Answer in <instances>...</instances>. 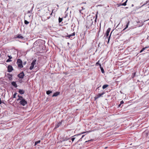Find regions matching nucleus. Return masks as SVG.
Here are the masks:
<instances>
[{
	"mask_svg": "<svg viewBox=\"0 0 149 149\" xmlns=\"http://www.w3.org/2000/svg\"><path fill=\"white\" fill-rule=\"evenodd\" d=\"M82 11V10H79V12L80 13H81V11Z\"/></svg>",
	"mask_w": 149,
	"mask_h": 149,
	"instance_id": "obj_42",
	"label": "nucleus"
},
{
	"mask_svg": "<svg viewBox=\"0 0 149 149\" xmlns=\"http://www.w3.org/2000/svg\"><path fill=\"white\" fill-rule=\"evenodd\" d=\"M123 103H124V102H123V101L122 100V101H121L120 102V104H122Z\"/></svg>",
	"mask_w": 149,
	"mask_h": 149,
	"instance_id": "obj_33",
	"label": "nucleus"
},
{
	"mask_svg": "<svg viewBox=\"0 0 149 149\" xmlns=\"http://www.w3.org/2000/svg\"><path fill=\"white\" fill-rule=\"evenodd\" d=\"M108 86V85L107 84H105L103 85L102 86V88L103 89H104L107 88Z\"/></svg>",
	"mask_w": 149,
	"mask_h": 149,
	"instance_id": "obj_17",
	"label": "nucleus"
},
{
	"mask_svg": "<svg viewBox=\"0 0 149 149\" xmlns=\"http://www.w3.org/2000/svg\"><path fill=\"white\" fill-rule=\"evenodd\" d=\"M56 6H57V7H59V6H58V5L57 4V5H56Z\"/></svg>",
	"mask_w": 149,
	"mask_h": 149,
	"instance_id": "obj_44",
	"label": "nucleus"
},
{
	"mask_svg": "<svg viewBox=\"0 0 149 149\" xmlns=\"http://www.w3.org/2000/svg\"><path fill=\"white\" fill-rule=\"evenodd\" d=\"M24 22L25 24H28L29 23V22L26 20H25Z\"/></svg>",
	"mask_w": 149,
	"mask_h": 149,
	"instance_id": "obj_22",
	"label": "nucleus"
},
{
	"mask_svg": "<svg viewBox=\"0 0 149 149\" xmlns=\"http://www.w3.org/2000/svg\"><path fill=\"white\" fill-rule=\"evenodd\" d=\"M61 124V123H58L56 126V127L55 128H58L60 126Z\"/></svg>",
	"mask_w": 149,
	"mask_h": 149,
	"instance_id": "obj_14",
	"label": "nucleus"
},
{
	"mask_svg": "<svg viewBox=\"0 0 149 149\" xmlns=\"http://www.w3.org/2000/svg\"><path fill=\"white\" fill-rule=\"evenodd\" d=\"M40 140L36 141L35 143V146L37 144L40 143Z\"/></svg>",
	"mask_w": 149,
	"mask_h": 149,
	"instance_id": "obj_20",
	"label": "nucleus"
},
{
	"mask_svg": "<svg viewBox=\"0 0 149 149\" xmlns=\"http://www.w3.org/2000/svg\"><path fill=\"white\" fill-rule=\"evenodd\" d=\"M52 91H47L46 93L47 94L49 95L52 93Z\"/></svg>",
	"mask_w": 149,
	"mask_h": 149,
	"instance_id": "obj_19",
	"label": "nucleus"
},
{
	"mask_svg": "<svg viewBox=\"0 0 149 149\" xmlns=\"http://www.w3.org/2000/svg\"><path fill=\"white\" fill-rule=\"evenodd\" d=\"M22 62L21 60L20 59H19L17 60V63L18 65V66L19 67L21 68L23 67V66L22 65Z\"/></svg>",
	"mask_w": 149,
	"mask_h": 149,
	"instance_id": "obj_2",
	"label": "nucleus"
},
{
	"mask_svg": "<svg viewBox=\"0 0 149 149\" xmlns=\"http://www.w3.org/2000/svg\"><path fill=\"white\" fill-rule=\"evenodd\" d=\"M36 60L34 59L32 62L31 64V66L29 68V69L30 70H32L33 68L34 65L36 64Z\"/></svg>",
	"mask_w": 149,
	"mask_h": 149,
	"instance_id": "obj_4",
	"label": "nucleus"
},
{
	"mask_svg": "<svg viewBox=\"0 0 149 149\" xmlns=\"http://www.w3.org/2000/svg\"><path fill=\"white\" fill-rule=\"evenodd\" d=\"M147 47H145V48H142V49L140 51V53H141L143 51H144L145 49L146 48H147Z\"/></svg>",
	"mask_w": 149,
	"mask_h": 149,
	"instance_id": "obj_23",
	"label": "nucleus"
},
{
	"mask_svg": "<svg viewBox=\"0 0 149 149\" xmlns=\"http://www.w3.org/2000/svg\"><path fill=\"white\" fill-rule=\"evenodd\" d=\"M81 8H82V9L81 10H82L85 9V8H84L83 7H82Z\"/></svg>",
	"mask_w": 149,
	"mask_h": 149,
	"instance_id": "obj_37",
	"label": "nucleus"
},
{
	"mask_svg": "<svg viewBox=\"0 0 149 149\" xmlns=\"http://www.w3.org/2000/svg\"><path fill=\"white\" fill-rule=\"evenodd\" d=\"M111 34L110 35V36H109V39H108V41H109V40L110 37V36H111Z\"/></svg>",
	"mask_w": 149,
	"mask_h": 149,
	"instance_id": "obj_41",
	"label": "nucleus"
},
{
	"mask_svg": "<svg viewBox=\"0 0 149 149\" xmlns=\"http://www.w3.org/2000/svg\"><path fill=\"white\" fill-rule=\"evenodd\" d=\"M99 65L100 66V69H101V71H102V73H104V69L103 68H102V67H101V65L100 64H99Z\"/></svg>",
	"mask_w": 149,
	"mask_h": 149,
	"instance_id": "obj_16",
	"label": "nucleus"
},
{
	"mask_svg": "<svg viewBox=\"0 0 149 149\" xmlns=\"http://www.w3.org/2000/svg\"><path fill=\"white\" fill-rule=\"evenodd\" d=\"M75 139V138H72L71 139V140H72V142L74 141V140Z\"/></svg>",
	"mask_w": 149,
	"mask_h": 149,
	"instance_id": "obj_32",
	"label": "nucleus"
},
{
	"mask_svg": "<svg viewBox=\"0 0 149 149\" xmlns=\"http://www.w3.org/2000/svg\"><path fill=\"white\" fill-rule=\"evenodd\" d=\"M136 72H134L133 73V74H132L133 76L132 77L133 78H134L135 77V76L136 75Z\"/></svg>",
	"mask_w": 149,
	"mask_h": 149,
	"instance_id": "obj_26",
	"label": "nucleus"
},
{
	"mask_svg": "<svg viewBox=\"0 0 149 149\" xmlns=\"http://www.w3.org/2000/svg\"><path fill=\"white\" fill-rule=\"evenodd\" d=\"M96 19H97V17H96V18L95 20L94 23H95V24L96 23Z\"/></svg>",
	"mask_w": 149,
	"mask_h": 149,
	"instance_id": "obj_35",
	"label": "nucleus"
},
{
	"mask_svg": "<svg viewBox=\"0 0 149 149\" xmlns=\"http://www.w3.org/2000/svg\"><path fill=\"white\" fill-rule=\"evenodd\" d=\"M130 21H128L127 23V24L126 25V26H125V28L123 30H125V29H126L127 28H128V26L129 24H130Z\"/></svg>",
	"mask_w": 149,
	"mask_h": 149,
	"instance_id": "obj_13",
	"label": "nucleus"
},
{
	"mask_svg": "<svg viewBox=\"0 0 149 149\" xmlns=\"http://www.w3.org/2000/svg\"><path fill=\"white\" fill-rule=\"evenodd\" d=\"M69 139V138L68 139H67L66 140H67L68 139ZM65 139L63 140L64 141H65Z\"/></svg>",
	"mask_w": 149,
	"mask_h": 149,
	"instance_id": "obj_45",
	"label": "nucleus"
},
{
	"mask_svg": "<svg viewBox=\"0 0 149 149\" xmlns=\"http://www.w3.org/2000/svg\"><path fill=\"white\" fill-rule=\"evenodd\" d=\"M93 21L92 19H91L90 20H88L86 22V26L88 27L92 26L93 24Z\"/></svg>",
	"mask_w": 149,
	"mask_h": 149,
	"instance_id": "obj_3",
	"label": "nucleus"
},
{
	"mask_svg": "<svg viewBox=\"0 0 149 149\" xmlns=\"http://www.w3.org/2000/svg\"><path fill=\"white\" fill-rule=\"evenodd\" d=\"M85 136V135H83L82 136V137L79 140H80L84 136Z\"/></svg>",
	"mask_w": 149,
	"mask_h": 149,
	"instance_id": "obj_36",
	"label": "nucleus"
},
{
	"mask_svg": "<svg viewBox=\"0 0 149 149\" xmlns=\"http://www.w3.org/2000/svg\"><path fill=\"white\" fill-rule=\"evenodd\" d=\"M111 30V29L110 28H108V29H107L106 33L105 34V35L106 36V37H108L109 35V33L110 31Z\"/></svg>",
	"mask_w": 149,
	"mask_h": 149,
	"instance_id": "obj_9",
	"label": "nucleus"
},
{
	"mask_svg": "<svg viewBox=\"0 0 149 149\" xmlns=\"http://www.w3.org/2000/svg\"><path fill=\"white\" fill-rule=\"evenodd\" d=\"M104 93L103 92L101 93H99L98 95H97L95 97V100H97L98 98L100 97L102 95H103Z\"/></svg>",
	"mask_w": 149,
	"mask_h": 149,
	"instance_id": "obj_6",
	"label": "nucleus"
},
{
	"mask_svg": "<svg viewBox=\"0 0 149 149\" xmlns=\"http://www.w3.org/2000/svg\"><path fill=\"white\" fill-rule=\"evenodd\" d=\"M19 92L21 94H23L24 93V91L23 90L19 89Z\"/></svg>",
	"mask_w": 149,
	"mask_h": 149,
	"instance_id": "obj_11",
	"label": "nucleus"
},
{
	"mask_svg": "<svg viewBox=\"0 0 149 149\" xmlns=\"http://www.w3.org/2000/svg\"><path fill=\"white\" fill-rule=\"evenodd\" d=\"M147 3H144V4L141 6H144L146 4H147Z\"/></svg>",
	"mask_w": 149,
	"mask_h": 149,
	"instance_id": "obj_38",
	"label": "nucleus"
},
{
	"mask_svg": "<svg viewBox=\"0 0 149 149\" xmlns=\"http://www.w3.org/2000/svg\"><path fill=\"white\" fill-rule=\"evenodd\" d=\"M121 104H120L119 105V106H120V105H121Z\"/></svg>",
	"mask_w": 149,
	"mask_h": 149,
	"instance_id": "obj_49",
	"label": "nucleus"
},
{
	"mask_svg": "<svg viewBox=\"0 0 149 149\" xmlns=\"http://www.w3.org/2000/svg\"><path fill=\"white\" fill-rule=\"evenodd\" d=\"M13 70V68L11 65H9L8 66V72H11Z\"/></svg>",
	"mask_w": 149,
	"mask_h": 149,
	"instance_id": "obj_5",
	"label": "nucleus"
},
{
	"mask_svg": "<svg viewBox=\"0 0 149 149\" xmlns=\"http://www.w3.org/2000/svg\"><path fill=\"white\" fill-rule=\"evenodd\" d=\"M91 132V131H86V132H82L80 134H78L77 135H81V134H84L86 132H87V133H89V132Z\"/></svg>",
	"mask_w": 149,
	"mask_h": 149,
	"instance_id": "obj_18",
	"label": "nucleus"
},
{
	"mask_svg": "<svg viewBox=\"0 0 149 149\" xmlns=\"http://www.w3.org/2000/svg\"><path fill=\"white\" fill-rule=\"evenodd\" d=\"M59 94V92H56L54 94L52 95V97H54V96H57Z\"/></svg>",
	"mask_w": 149,
	"mask_h": 149,
	"instance_id": "obj_12",
	"label": "nucleus"
},
{
	"mask_svg": "<svg viewBox=\"0 0 149 149\" xmlns=\"http://www.w3.org/2000/svg\"><path fill=\"white\" fill-rule=\"evenodd\" d=\"M18 96L19 97V98L17 99V101L19 100H20L19 103L20 104H21L22 106H24L27 104L26 101L22 97L20 96L19 95H18Z\"/></svg>",
	"mask_w": 149,
	"mask_h": 149,
	"instance_id": "obj_1",
	"label": "nucleus"
},
{
	"mask_svg": "<svg viewBox=\"0 0 149 149\" xmlns=\"http://www.w3.org/2000/svg\"><path fill=\"white\" fill-rule=\"evenodd\" d=\"M26 62H24V65L25 64H26Z\"/></svg>",
	"mask_w": 149,
	"mask_h": 149,
	"instance_id": "obj_43",
	"label": "nucleus"
},
{
	"mask_svg": "<svg viewBox=\"0 0 149 149\" xmlns=\"http://www.w3.org/2000/svg\"><path fill=\"white\" fill-rule=\"evenodd\" d=\"M12 61L11 60H10V59H7V60L6 62H10V61Z\"/></svg>",
	"mask_w": 149,
	"mask_h": 149,
	"instance_id": "obj_27",
	"label": "nucleus"
},
{
	"mask_svg": "<svg viewBox=\"0 0 149 149\" xmlns=\"http://www.w3.org/2000/svg\"><path fill=\"white\" fill-rule=\"evenodd\" d=\"M71 36H71V34H70V35H68L67 36V37H68L69 38H70Z\"/></svg>",
	"mask_w": 149,
	"mask_h": 149,
	"instance_id": "obj_31",
	"label": "nucleus"
},
{
	"mask_svg": "<svg viewBox=\"0 0 149 149\" xmlns=\"http://www.w3.org/2000/svg\"><path fill=\"white\" fill-rule=\"evenodd\" d=\"M8 57H9V59H11L12 58V57L11 56H8Z\"/></svg>",
	"mask_w": 149,
	"mask_h": 149,
	"instance_id": "obj_29",
	"label": "nucleus"
},
{
	"mask_svg": "<svg viewBox=\"0 0 149 149\" xmlns=\"http://www.w3.org/2000/svg\"><path fill=\"white\" fill-rule=\"evenodd\" d=\"M99 61H98L97 63H96V65L98 64L99 65V64H100L99 63Z\"/></svg>",
	"mask_w": 149,
	"mask_h": 149,
	"instance_id": "obj_34",
	"label": "nucleus"
},
{
	"mask_svg": "<svg viewBox=\"0 0 149 149\" xmlns=\"http://www.w3.org/2000/svg\"><path fill=\"white\" fill-rule=\"evenodd\" d=\"M100 27H101V23H100Z\"/></svg>",
	"mask_w": 149,
	"mask_h": 149,
	"instance_id": "obj_47",
	"label": "nucleus"
},
{
	"mask_svg": "<svg viewBox=\"0 0 149 149\" xmlns=\"http://www.w3.org/2000/svg\"><path fill=\"white\" fill-rule=\"evenodd\" d=\"M2 103V102H1V98H0V104H1Z\"/></svg>",
	"mask_w": 149,
	"mask_h": 149,
	"instance_id": "obj_39",
	"label": "nucleus"
},
{
	"mask_svg": "<svg viewBox=\"0 0 149 149\" xmlns=\"http://www.w3.org/2000/svg\"><path fill=\"white\" fill-rule=\"evenodd\" d=\"M128 0H127L124 3L120 4V5L125 6L126 5V3Z\"/></svg>",
	"mask_w": 149,
	"mask_h": 149,
	"instance_id": "obj_15",
	"label": "nucleus"
},
{
	"mask_svg": "<svg viewBox=\"0 0 149 149\" xmlns=\"http://www.w3.org/2000/svg\"><path fill=\"white\" fill-rule=\"evenodd\" d=\"M33 7H32V9L30 11H28V13H31V12L32 11V10H33Z\"/></svg>",
	"mask_w": 149,
	"mask_h": 149,
	"instance_id": "obj_28",
	"label": "nucleus"
},
{
	"mask_svg": "<svg viewBox=\"0 0 149 149\" xmlns=\"http://www.w3.org/2000/svg\"><path fill=\"white\" fill-rule=\"evenodd\" d=\"M62 20H63V18L59 17V18L58 19L59 22V23L61 22V21H62Z\"/></svg>",
	"mask_w": 149,
	"mask_h": 149,
	"instance_id": "obj_21",
	"label": "nucleus"
},
{
	"mask_svg": "<svg viewBox=\"0 0 149 149\" xmlns=\"http://www.w3.org/2000/svg\"><path fill=\"white\" fill-rule=\"evenodd\" d=\"M71 36H74L75 35V33H72L71 34Z\"/></svg>",
	"mask_w": 149,
	"mask_h": 149,
	"instance_id": "obj_30",
	"label": "nucleus"
},
{
	"mask_svg": "<svg viewBox=\"0 0 149 149\" xmlns=\"http://www.w3.org/2000/svg\"><path fill=\"white\" fill-rule=\"evenodd\" d=\"M132 7H133L134 6V5L132 4Z\"/></svg>",
	"mask_w": 149,
	"mask_h": 149,
	"instance_id": "obj_46",
	"label": "nucleus"
},
{
	"mask_svg": "<svg viewBox=\"0 0 149 149\" xmlns=\"http://www.w3.org/2000/svg\"><path fill=\"white\" fill-rule=\"evenodd\" d=\"M17 94V93H15L14 94V95H13V98H15V97H16V95Z\"/></svg>",
	"mask_w": 149,
	"mask_h": 149,
	"instance_id": "obj_24",
	"label": "nucleus"
},
{
	"mask_svg": "<svg viewBox=\"0 0 149 149\" xmlns=\"http://www.w3.org/2000/svg\"><path fill=\"white\" fill-rule=\"evenodd\" d=\"M24 74L23 72L20 73L18 75V77L20 78H23Z\"/></svg>",
	"mask_w": 149,
	"mask_h": 149,
	"instance_id": "obj_7",
	"label": "nucleus"
},
{
	"mask_svg": "<svg viewBox=\"0 0 149 149\" xmlns=\"http://www.w3.org/2000/svg\"><path fill=\"white\" fill-rule=\"evenodd\" d=\"M41 40H38V41H36V42H35V43H37V42L38 43H40L41 42Z\"/></svg>",
	"mask_w": 149,
	"mask_h": 149,
	"instance_id": "obj_25",
	"label": "nucleus"
},
{
	"mask_svg": "<svg viewBox=\"0 0 149 149\" xmlns=\"http://www.w3.org/2000/svg\"><path fill=\"white\" fill-rule=\"evenodd\" d=\"M92 141V140H88V141H86L85 142H88V141Z\"/></svg>",
	"mask_w": 149,
	"mask_h": 149,
	"instance_id": "obj_40",
	"label": "nucleus"
},
{
	"mask_svg": "<svg viewBox=\"0 0 149 149\" xmlns=\"http://www.w3.org/2000/svg\"><path fill=\"white\" fill-rule=\"evenodd\" d=\"M15 38H20L21 39H23L24 38V37H23V36H21V35L20 34L17 35V36H16L15 37Z\"/></svg>",
	"mask_w": 149,
	"mask_h": 149,
	"instance_id": "obj_8",
	"label": "nucleus"
},
{
	"mask_svg": "<svg viewBox=\"0 0 149 149\" xmlns=\"http://www.w3.org/2000/svg\"><path fill=\"white\" fill-rule=\"evenodd\" d=\"M107 148V147H105V148Z\"/></svg>",
	"mask_w": 149,
	"mask_h": 149,
	"instance_id": "obj_48",
	"label": "nucleus"
},
{
	"mask_svg": "<svg viewBox=\"0 0 149 149\" xmlns=\"http://www.w3.org/2000/svg\"><path fill=\"white\" fill-rule=\"evenodd\" d=\"M11 84L12 85L14 86L15 88H17V85L15 82L13 81L12 82Z\"/></svg>",
	"mask_w": 149,
	"mask_h": 149,
	"instance_id": "obj_10",
	"label": "nucleus"
}]
</instances>
